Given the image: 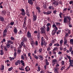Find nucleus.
<instances>
[{
  "mask_svg": "<svg viewBox=\"0 0 73 73\" xmlns=\"http://www.w3.org/2000/svg\"><path fill=\"white\" fill-rule=\"evenodd\" d=\"M71 17L70 16H67L66 17H64V23L65 24L66 23H69V24H71V22L70 21H71Z\"/></svg>",
  "mask_w": 73,
  "mask_h": 73,
  "instance_id": "nucleus-1",
  "label": "nucleus"
},
{
  "mask_svg": "<svg viewBox=\"0 0 73 73\" xmlns=\"http://www.w3.org/2000/svg\"><path fill=\"white\" fill-rule=\"evenodd\" d=\"M44 27H42L40 29V33L41 34H46L45 31V28H46V27L44 26H43Z\"/></svg>",
  "mask_w": 73,
  "mask_h": 73,
  "instance_id": "nucleus-2",
  "label": "nucleus"
},
{
  "mask_svg": "<svg viewBox=\"0 0 73 73\" xmlns=\"http://www.w3.org/2000/svg\"><path fill=\"white\" fill-rule=\"evenodd\" d=\"M53 4L54 6H57L59 5L58 2L57 1H54L53 3Z\"/></svg>",
  "mask_w": 73,
  "mask_h": 73,
  "instance_id": "nucleus-3",
  "label": "nucleus"
},
{
  "mask_svg": "<svg viewBox=\"0 0 73 73\" xmlns=\"http://www.w3.org/2000/svg\"><path fill=\"white\" fill-rule=\"evenodd\" d=\"M66 56L67 58H68V59H69V62H70V60H71V62H72V63L73 65V59H72V60L70 59L71 58L70 56L68 55H66Z\"/></svg>",
  "mask_w": 73,
  "mask_h": 73,
  "instance_id": "nucleus-4",
  "label": "nucleus"
},
{
  "mask_svg": "<svg viewBox=\"0 0 73 73\" xmlns=\"http://www.w3.org/2000/svg\"><path fill=\"white\" fill-rule=\"evenodd\" d=\"M27 36L28 38H31V34L29 32V31H28Z\"/></svg>",
  "mask_w": 73,
  "mask_h": 73,
  "instance_id": "nucleus-5",
  "label": "nucleus"
},
{
  "mask_svg": "<svg viewBox=\"0 0 73 73\" xmlns=\"http://www.w3.org/2000/svg\"><path fill=\"white\" fill-rule=\"evenodd\" d=\"M33 21H35L37 20V15H34L33 16Z\"/></svg>",
  "mask_w": 73,
  "mask_h": 73,
  "instance_id": "nucleus-6",
  "label": "nucleus"
},
{
  "mask_svg": "<svg viewBox=\"0 0 73 73\" xmlns=\"http://www.w3.org/2000/svg\"><path fill=\"white\" fill-rule=\"evenodd\" d=\"M57 62V60L56 59H54L52 60V66H54V65H55L56 64V62Z\"/></svg>",
  "mask_w": 73,
  "mask_h": 73,
  "instance_id": "nucleus-7",
  "label": "nucleus"
},
{
  "mask_svg": "<svg viewBox=\"0 0 73 73\" xmlns=\"http://www.w3.org/2000/svg\"><path fill=\"white\" fill-rule=\"evenodd\" d=\"M28 3L31 5H33V2L32 1V0H28Z\"/></svg>",
  "mask_w": 73,
  "mask_h": 73,
  "instance_id": "nucleus-8",
  "label": "nucleus"
},
{
  "mask_svg": "<svg viewBox=\"0 0 73 73\" xmlns=\"http://www.w3.org/2000/svg\"><path fill=\"white\" fill-rule=\"evenodd\" d=\"M0 21L3 22L4 21V18L3 17H0Z\"/></svg>",
  "mask_w": 73,
  "mask_h": 73,
  "instance_id": "nucleus-9",
  "label": "nucleus"
},
{
  "mask_svg": "<svg viewBox=\"0 0 73 73\" xmlns=\"http://www.w3.org/2000/svg\"><path fill=\"white\" fill-rule=\"evenodd\" d=\"M38 57H39L38 58H39V59H41V61H42V60H43V58L42 57V56L40 55L38 56Z\"/></svg>",
  "mask_w": 73,
  "mask_h": 73,
  "instance_id": "nucleus-10",
  "label": "nucleus"
},
{
  "mask_svg": "<svg viewBox=\"0 0 73 73\" xmlns=\"http://www.w3.org/2000/svg\"><path fill=\"white\" fill-rule=\"evenodd\" d=\"M27 37H23L22 38V41H27Z\"/></svg>",
  "mask_w": 73,
  "mask_h": 73,
  "instance_id": "nucleus-11",
  "label": "nucleus"
},
{
  "mask_svg": "<svg viewBox=\"0 0 73 73\" xmlns=\"http://www.w3.org/2000/svg\"><path fill=\"white\" fill-rule=\"evenodd\" d=\"M56 33V31H54V30H53L52 31V34L53 36H54V35H55Z\"/></svg>",
  "mask_w": 73,
  "mask_h": 73,
  "instance_id": "nucleus-12",
  "label": "nucleus"
},
{
  "mask_svg": "<svg viewBox=\"0 0 73 73\" xmlns=\"http://www.w3.org/2000/svg\"><path fill=\"white\" fill-rule=\"evenodd\" d=\"M13 31L14 33L16 34L17 33V30L16 28L14 29Z\"/></svg>",
  "mask_w": 73,
  "mask_h": 73,
  "instance_id": "nucleus-13",
  "label": "nucleus"
},
{
  "mask_svg": "<svg viewBox=\"0 0 73 73\" xmlns=\"http://www.w3.org/2000/svg\"><path fill=\"white\" fill-rule=\"evenodd\" d=\"M1 70H4V66L3 65H2L1 66Z\"/></svg>",
  "mask_w": 73,
  "mask_h": 73,
  "instance_id": "nucleus-14",
  "label": "nucleus"
},
{
  "mask_svg": "<svg viewBox=\"0 0 73 73\" xmlns=\"http://www.w3.org/2000/svg\"><path fill=\"white\" fill-rule=\"evenodd\" d=\"M9 43H10V44H13V42L10 40L7 41V44H9Z\"/></svg>",
  "mask_w": 73,
  "mask_h": 73,
  "instance_id": "nucleus-15",
  "label": "nucleus"
},
{
  "mask_svg": "<svg viewBox=\"0 0 73 73\" xmlns=\"http://www.w3.org/2000/svg\"><path fill=\"white\" fill-rule=\"evenodd\" d=\"M0 51L1 52V53L0 54V55H3V54H4V52H3V50H1Z\"/></svg>",
  "mask_w": 73,
  "mask_h": 73,
  "instance_id": "nucleus-16",
  "label": "nucleus"
},
{
  "mask_svg": "<svg viewBox=\"0 0 73 73\" xmlns=\"http://www.w3.org/2000/svg\"><path fill=\"white\" fill-rule=\"evenodd\" d=\"M2 13L3 14V15H5V14H6V11L5 10H3Z\"/></svg>",
  "mask_w": 73,
  "mask_h": 73,
  "instance_id": "nucleus-17",
  "label": "nucleus"
},
{
  "mask_svg": "<svg viewBox=\"0 0 73 73\" xmlns=\"http://www.w3.org/2000/svg\"><path fill=\"white\" fill-rule=\"evenodd\" d=\"M47 20H48V21H50L51 19H50L49 17H47Z\"/></svg>",
  "mask_w": 73,
  "mask_h": 73,
  "instance_id": "nucleus-18",
  "label": "nucleus"
},
{
  "mask_svg": "<svg viewBox=\"0 0 73 73\" xmlns=\"http://www.w3.org/2000/svg\"><path fill=\"white\" fill-rule=\"evenodd\" d=\"M46 28V31L47 32H49L50 30L49 27L48 26H47Z\"/></svg>",
  "mask_w": 73,
  "mask_h": 73,
  "instance_id": "nucleus-19",
  "label": "nucleus"
},
{
  "mask_svg": "<svg viewBox=\"0 0 73 73\" xmlns=\"http://www.w3.org/2000/svg\"><path fill=\"white\" fill-rule=\"evenodd\" d=\"M25 14H26V13L25 12H21V14L23 16H25Z\"/></svg>",
  "mask_w": 73,
  "mask_h": 73,
  "instance_id": "nucleus-20",
  "label": "nucleus"
},
{
  "mask_svg": "<svg viewBox=\"0 0 73 73\" xmlns=\"http://www.w3.org/2000/svg\"><path fill=\"white\" fill-rule=\"evenodd\" d=\"M18 33L19 35H21V34H22L23 33V32H22V30H20L18 32Z\"/></svg>",
  "mask_w": 73,
  "mask_h": 73,
  "instance_id": "nucleus-21",
  "label": "nucleus"
},
{
  "mask_svg": "<svg viewBox=\"0 0 73 73\" xmlns=\"http://www.w3.org/2000/svg\"><path fill=\"white\" fill-rule=\"evenodd\" d=\"M46 64L47 65H49V62L48 61V60H47V59H46Z\"/></svg>",
  "mask_w": 73,
  "mask_h": 73,
  "instance_id": "nucleus-22",
  "label": "nucleus"
},
{
  "mask_svg": "<svg viewBox=\"0 0 73 73\" xmlns=\"http://www.w3.org/2000/svg\"><path fill=\"white\" fill-rule=\"evenodd\" d=\"M16 56H17V52H15L14 54V58H15V57H16Z\"/></svg>",
  "mask_w": 73,
  "mask_h": 73,
  "instance_id": "nucleus-23",
  "label": "nucleus"
},
{
  "mask_svg": "<svg viewBox=\"0 0 73 73\" xmlns=\"http://www.w3.org/2000/svg\"><path fill=\"white\" fill-rule=\"evenodd\" d=\"M54 46H60V44L58 43H56L54 44Z\"/></svg>",
  "mask_w": 73,
  "mask_h": 73,
  "instance_id": "nucleus-24",
  "label": "nucleus"
},
{
  "mask_svg": "<svg viewBox=\"0 0 73 73\" xmlns=\"http://www.w3.org/2000/svg\"><path fill=\"white\" fill-rule=\"evenodd\" d=\"M6 45L7 46V47H6L7 48H9V47H10V44H7Z\"/></svg>",
  "mask_w": 73,
  "mask_h": 73,
  "instance_id": "nucleus-25",
  "label": "nucleus"
},
{
  "mask_svg": "<svg viewBox=\"0 0 73 73\" xmlns=\"http://www.w3.org/2000/svg\"><path fill=\"white\" fill-rule=\"evenodd\" d=\"M65 68V66H64L62 67L61 68H60L61 70H62Z\"/></svg>",
  "mask_w": 73,
  "mask_h": 73,
  "instance_id": "nucleus-26",
  "label": "nucleus"
},
{
  "mask_svg": "<svg viewBox=\"0 0 73 73\" xmlns=\"http://www.w3.org/2000/svg\"><path fill=\"white\" fill-rule=\"evenodd\" d=\"M64 45H66V44L67 42H68V41L67 40H64Z\"/></svg>",
  "mask_w": 73,
  "mask_h": 73,
  "instance_id": "nucleus-27",
  "label": "nucleus"
},
{
  "mask_svg": "<svg viewBox=\"0 0 73 73\" xmlns=\"http://www.w3.org/2000/svg\"><path fill=\"white\" fill-rule=\"evenodd\" d=\"M72 49H73V48H72V47H70L69 48V52H71L72 51Z\"/></svg>",
  "mask_w": 73,
  "mask_h": 73,
  "instance_id": "nucleus-28",
  "label": "nucleus"
},
{
  "mask_svg": "<svg viewBox=\"0 0 73 73\" xmlns=\"http://www.w3.org/2000/svg\"><path fill=\"white\" fill-rule=\"evenodd\" d=\"M7 32V29H5V30H4L3 33H6Z\"/></svg>",
  "mask_w": 73,
  "mask_h": 73,
  "instance_id": "nucleus-29",
  "label": "nucleus"
},
{
  "mask_svg": "<svg viewBox=\"0 0 73 73\" xmlns=\"http://www.w3.org/2000/svg\"><path fill=\"white\" fill-rule=\"evenodd\" d=\"M54 31H56V32L57 30H58V28L57 27H55V28H54Z\"/></svg>",
  "mask_w": 73,
  "mask_h": 73,
  "instance_id": "nucleus-30",
  "label": "nucleus"
},
{
  "mask_svg": "<svg viewBox=\"0 0 73 73\" xmlns=\"http://www.w3.org/2000/svg\"><path fill=\"white\" fill-rule=\"evenodd\" d=\"M34 57V58H35V59H36V60H38V57H37V56L36 55H35Z\"/></svg>",
  "mask_w": 73,
  "mask_h": 73,
  "instance_id": "nucleus-31",
  "label": "nucleus"
},
{
  "mask_svg": "<svg viewBox=\"0 0 73 73\" xmlns=\"http://www.w3.org/2000/svg\"><path fill=\"white\" fill-rule=\"evenodd\" d=\"M13 69V67H11L8 69V71H11V70H12Z\"/></svg>",
  "mask_w": 73,
  "mask_h": 73,
  "instance_id": "nucleus-32",
  "label": "nucleus"
},
{
  "mask_svg": "<svg viewBox=\"0 0 73 73\" xmlns=\"http://www.w3.org/2000/svg\"><path fill=\"white\" fill-rule=\"evenodd\" d=\"M62 41H63V40H61L60 42V45H62Z\"/></svg>",
  "mask_w": 73,
  "mask_h": 73,
  "instance_id": "nucleus-33",
  "label": "nucleus"
},
{
  "mask_svg": "<svg viewBox=\"0 0 73 73\" xmlns=\"http://www.w3.org/2000/svg\"><path fill=\"white\" fill-rule=\"evenodd\" d=\"M7 47H5L4 48V50L6 52H7V50H7Z\"/></svg>",
  "mask_w": 73,
  "mask_h": 73,
  "instance_id": "nucleus-34",
  "label": "nucleus"
},
{
  "mask_svg": "<svg viewBox=\"0 0 73 73\" xmlns=\"http://www.w3.org/2000/svg\"><path fill=\"white\" fill-rule=\"evenodd\" d=\"M21 59H22V60H24V57L23 55L21 56Z\"/></svg>",
  "mask_w": 73,
  "mask_h": 73,
  "instance_id": "nucleus-35",
  "label": "nucleus"
},
{
  "mask_svg": "<svg viewBox=\"0 0 73 73\" xmlns=\"http://www.w3.org/2000/svg\"><path fill=\"white\" fill-rule=\"evenodd\" d=\"M52 8H53V6H50L49 7L48 9H52Z\"/></svg>",
  "mask_w": 73,
  "mask_h": 73,
  "instance_id": "nucleus-36",
  "label": "nucleus"
},
{
  "mask_svg": "<svg viewBox=\"0 0 73 73\" xmlns=\"http://www.w3.org/2000/svg\"><path fill=\"white\" fill-rule=\"evenodd\" d=\"M47 12V14L48 15H50V13H52V11H49Z\"/></svg>",
  "mask_w": 73,
  "mask_h": 73,
  "instance_id": "nucleus-37",
  "label": "nucleus"
},
{
  "mask_svg": "<svg viewBox=\"0 0 73 73\" xmlns=\"http://www.w3.org/2000/svg\"><path fill=\"white\" fill-rule=\"evenodd\" d=\"M38 51L40 53H41V52L42 51V48H40L39 49Z\"/></svg>",
  "mask_w": 73,
  "mask_h": 73,
  "instance_id": "nucleus-38",
  "label": "nucleus"
},
{
  "mask_svg": "<svg viewBox=\"0 0 73 73\" xmlns=\"http://www.w3.org/2000/svg\"><path fill=\"white\" fill-rule=\"evenodd\" d=\"M68 36H69V34L68 33H67L65 35V37H68Z\"/></svg>",
  "mask_w": 73,
  "mask_h": 73,
  "instance_id": "nucleus-39",
  "label": "nucleus"
},
{
  "mask_svg": "<svg viewBox=\"0 0 73 73\" xmlns=\"http://www.w3.org/2000/svg\"><path fill=\"white\" fill-rule=\"evenodd\" d=\"M25 70L26 72H29V71H28V66H27L25 68Z\"/></svg>",
  "mask_w": 73,
  "mask_h": 73,
  "instance_id": "nucleus-40",
  "label": "nucleus"
},
{
  "mask_svg": "<svg viewBox=\"0 0 73 73\" xmlns=\"http://www.w3.org/2000/svg\"><path fill=\"white\" fill-rule=\"evenodd\" d=\"M21 44L22 45H23L24 44V42L23 41H21Z\"/></svg>",
  "mask_w": 73,
  "mask_h": 73,
  "instance_id": "nucleus-41",
  "label": "nucleus"
},
{
  "mask_svg": "<svg viewBox=\"0 0 73 73\" xmlns=\"http://www.w3.org/2000/svg\"><path fill=\"white\" fill-rule=\"evenodd\" d=\"M21 52V50H19L17 51V52L18 54H20Z\"/></svg>",
  "mask_w": 73,
  "mask_h": 73,
  "instance_id": "nucleus-42",
  "label": "nucleus"
},
{
  "mask_svg": "<svg viewBox=\"0 0 73 73\" xmlns=\"http://www.w3.org/2000/svg\"><path fill=\"white\" fill-rule=\"evenodd\" d=\"M38 69L37 70V71H38V72H40V70H41V68L40 67H39L38 68Z\"/></svg>",
  "mask_w": 73,
  "mask_h": 73,
  "instance_id": "nucleus-43",
  "label": "nucleus"
},
{
  "mask_svg": "<svg viewBox=\"0 0 73 73\" xmlns=\"http://www.w3.org/2000/svg\"><path fill=\"white\" fill-rule=\"evenodd\" d=\"M56 25H61V24L60 23L58 22L56 23Z\"/></svg>",
  "mask_w": 73,
  "mask_h": 73,
  "instance_id": "nucleus-44",
  "label": "nucleus"
},
{
  "mask_svg": "<svg viewBox=\"0 0 73 73\" xmlns=\"http://www.w3.org/2000/svg\"><path fill=\"white\" fill-rule=\"evenodd\" d=\"M61 64H62V65H65V63L64 62V61H62L61 62Z\"/></svg>",
  "mask_w": 73,
  "mask_h": 73,
  "instance_id": "nucleus-45",
  "label": "nucleus"
},
{
  "mask_svg": "<svg viewBox=\"0 0 73 73\" xmlns=\"http://www.w3.org/2000/svg\"><path fill=\"white\" fill-rule=\"evenodd\" d=\"M56 27H56V25H55V24H54L52 25V27L53 28H56Z\"/></svg>",
  "mask_w": 73,
  "mask_h": 73,
  "instance_id": "nucleus-46",
  "label": "nucleus"
},
{
  "mask_svg": "<svg viewBox=\"0 0 73 73\" xmlns=\"http://www.w3.org/2000/svg\"><path fill=\"white\" fill-rule=\"evenodd\" d=\"M27 16H25V17H24V21H27Z\"/></svg>",
  "mask_w": 73,
  "mask_h": 73,
  "instance_id": "nucleus-47",
  "label": "nucleus"
},
{
  "mask_svg": "<svg viewBox=\"0 0 73 73\" xmlns=\"http://www.w3.org/2000/svg\"><path fill=\"white\" fill-rule=\"evenodd\" d=\"M50 24L49 23H48L46 25V26L47 27H49L48 26H50Z\"/></svg>",
  "mask_w": 73,
  "mask_h": 73,
  "instance_id": "nucleus-48",
  "label": "nucleus"
},
{
  "mask_svg": "<svg viewBox=\"0 0 73 73\" xmlns=\"http://www.w3.org/2000/svg\"><path fill=\"white\" fill-rule=\"evenodd\" d=\"M26 22H27V21H24L23 25V26H24V25H26Z\"/></svg>",
  "mask_w": 73,
  "mask_h": 73,
  "instance_id": "nucleus-49",
  "label": "nucleus"
},
{
  "mask_svg": "<svg viewBox=\"0 0 73 73\" xmlns=\"http://www.w3.org/2000/svg\"><path fill=\"white\" fill-rule=\"evenodd\" d=\"M41 41L43 42V41H44V37H42L41 38Z\"/></svg>",
  "mask_w": 73,
  "mask_h": 73,
  "instance_id": "nucleus-50",
  "label": "nucleus"
},
{
  "mask_svg": "<svg viewBox=\"0 0 73 73\" xmlns=\"http://www.w3.org/2000/svg\"><path fill=\"white\" fill-rule=\"evenodd\" d=\"M19 70H24V68H19Z\"/></svg>",
  "mask_w": 73,
  "mask_h": 73,
  "instance_id": "nucleus-51",
  "label": "nucleus"
},
{
  "mask_svg": "<svg viewBox=\"0 0 73 73\" xmlns=\"http://www.w3.org/2000/svg\"><path fill=\"white\" fill-rule=\"evenodd\" d=\"M43 7L46 9V5H43Z\"/></svg>",
  "mask_w": 73,
  "mask_h": 73,
  "instance_id": "nucleus-52",
  "label": "nucleus"
},
{
  "mask_svg": "<svg viewBox=\"0 0 73 73\" xmlns=\"http://www.w3.org/2000/svg\"><path fill=\"white\" fill-rule=\"evenodd\" d=\"M37 38L38 40H39L40 38V36H37Z\"/></svg>",
  "mask_w": 73,
  "mask_h": 73,
  "instance_id": "nucleus-53",
  "label": "nucleus"
},
{
  "mask_svg": "<svg viewBox=\"0 0 73 73\" xmlns=\"http://www.w3.org/2000/svg\"><path fill=\"white\" fill-rule=\"evenodd\" d=\"M22 46H23L24 48H27V46H26L25 45V44H24L22 45Z\"/></svg>",
  "mask_w": 73,
  "mask_h": 73,
  "instance_id": "nucleus-54",
  "label": "nucleus"
},
{
  "mask_svg": "<svg viewBox=\"0 0 73 73\" xmlns=\"http://www.w3.org/2000/svg\"><path fill=\"white\" fill-rule=\"evenodd\" d=\"M3 36L4 37H6V34L5 33H3Z\"/></svg>",
  "mask_w": 73,
  "mask_h": 73,
  "instance_id": "nucleus-55",
  "label": "nucleus"
},
{
  "mask_svg": "<svg viewBox=\"0 0 73 73\" xmlns=\"http://www.w3.org/2000/svg\"><path fill=\"white\" fill-rule=\"evenodd\" d=\"M11 40H15V38L11 36Z\"/></svg>",
  "mask_w": 73,
  "mask_h": 73,
  "instance_id": "nucleus-56",
  "label": "nucleus"
},
{
  "mask_svg": "<svg viewBox=\"0 0 73 73\" xmlns=\"http://www.w3.org/2000/svg\"><path fill=\"white\" fill-rule=\"evenodd\" d=\"M43 13H44V15H48L47 12H43Z\"/></svg>",
  "mask_w": 73,
  "mask_h": 73,
  "instance_id": "nucleus-57",
  "label": "nucleus"
},
{
  "mask_svg": "<svg viewBox=\"0 0 73 73\" xmlns=\"http://www.w3.org/2000/svg\"><path fill=\"white\" fill-rule=\"evenodd\" d=\"M57 12V11L56 10H54L53 11V13L54 14H56V13Z\"/></svg>",
  "mask_w": 73,
  "mask_h": 73,
  "instance_id": "nucleus-58",
  "label": "nucleus"
},
{
  "mask_svg": "<svg viewBox=\"0 0 73 73\" xmlns=\"http://www.w3.org/2000/svg\"><path fill=\"white\" fill-rule=\"evenodd\" d=\"M50 50V47H48V48H47V51H49Z\"/></svg>",
  "mask_w": 73,
  "mask_h": 73,
  "instance_id": "nucleus-59",
  "label": "nucleus"
},
{
  "mask_svg": "<svg viewBox=\"0 0 73 73\" xmlns=\"http://www.w3.org/2000/svg\"><path fill=\"white\" fill-rule=\"evenodd\" d=\"M72 42H73V39H72L70 40V43H72Z\"/></svg>",
  "mask_w": 73,
  "mask_h": 73,
  "instance_id": "nucleus-60",
  "label": "nucleus"
},
{
  "mask_svg": "<svg viewBox=\"0 0 73 73\" xmlns=\"http://www.w3.org/2000/svg\"><path fill=\"white\" fill-rule=\"evenodd\" d=\"M10 24L11 25H13V24H14V22H11L10 23Z\"/></svg>",
  "mask_w": 73,
  "mask_h": 73,
  "instance_id": "nucleus-61",
  "label": "nucleus"
},
{
  "mask_svg": "<svg viewBox=\"0 0 73 73\" xmlns=\"http://www.w3.org/2000/svg\"><path fill=\"white\" fill-rule=\"evenodd\" d=\"M57 48L56 47H54V49H53L52 51H54L55 50H57Z\"/></svg>",
  "mask_w": 73,
  "mask_h": 73,
  "instance_id": "nucleus-62",
  "label": "nucleus"
},
{
  "mask_svg": "<svg viewBox=\"0 0 73 73\" xmlns=\"http://www.w3.org/2000/svg\"><path fill=\"white\" fill-rule=\"evenodd\" d=\"M21 11L22 12H25V10H24V9H21Z\"/></svg>",
  "mask_w": 73,
  "mask_h": 73,
  "instance_id": "nucleus-63",
  "label": "nucleus"
},
{
  "mask_svg": "<svg viewBox=\"0 0 73 73\" xmlns=\"http://www.w3.org/2000/svg\"><path fill=\"white\" fill-rule=\"evenodd\" d=\"M36 9H37V10H39L40 9V8L39 7H36Z\"/></svg>",
  "mask_w": 73,
  "mask_h": 73,
  "instance_id": "nucleus-64",
  "label": "nucleus"
}]
</instances>
